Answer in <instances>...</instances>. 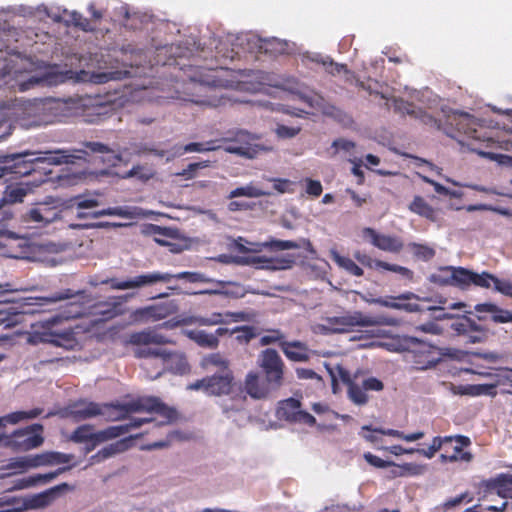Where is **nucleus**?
Listing matches in <instances>:
<instances>
[{
    "label": "nucleus",
    "instance_id": "f257e3e1",
    "mask_svg": "<svg viewBox=\"0 0 512 512\" xmlns=\"http://www.w3.org/2000/svg\"><path fill=\"white\" fill-rule=\"evenodd\" d=\"M131 295L112 296L106 300L92 303L91 296L85 290L74 291L63 289L46 297H41L42 304L56 303L68 300L61 306V311L43 321L39 329L34 330L29 337L33 344L49 343L58 347L72 349L76 344L75 334L71 327L59 328L62 321L77 319L88 314L98 317L99 321H107L125 313V303Z\"/></svg>",
    "mask_w": 512,
    "mask_h": 512
},
{
    "label": "nucleus",
    "instance_id": "f03ea898",
    "mask_svg": "<svg viewBox=\"0 0 512 512\" xmlns=\"http://www.w3.org/2000/svg\"><path fill=\"white\" fill-rule=\"evenodd\" d=\"M82 149L73 152L67 150L46 151L43 157H36L34 152L0 155V178L6 175L14 177H29L25 182L31 190L33 187L52 180L51 170H47L42 164L59 165L62 163H74L75 159H85L89 155H99L102 162L115 165L120 156L108 145L97 141H86Z\"/></svg>",
    "mask_w": 512,
    "mask_h": 512
},
{
    "label": "nucleus",
    "instance_id": "7ed1b4c3",
    "mask_svg": "<svg viewBox=\"0 0 512 512\" xmlns=\"http://www.w3.org/2000/svg\"><path fill=\"white\" fill-rule=\"evenodd\" d=\"M392 106L395 113L402 116L408 115L430 128L442 130L446 135L452 138L456 137V133L466 135L470 138H477V119L467 112L452 111L446 116L445 123L443 124L440 120L417 107L414 103L408 102L402 98H393Z\"/></svg>",
    "mask_w": 512,
    "mask_h": 512
},
{
    "label": "nucleus",
    "instance_id": "20e7f679",
    "mask_svg": "<svg viewBox=\"0 0 512 512\" xmlns=\"http://www.w3.org/2000/svg\"><path fill=\"white\" fill-rule=\"evenodd\" d=\"M43 412L41 408H34L29 411H16L0 417V445L10 448L16 452H26L42 445L43 426L34 423L22 429H17L11 434L5 433L7 424H17L25 419H34Z\"/></svg>",
    "mask_w": 512,
    "mask_h": 512
},
{
    "label": "nucleus",
    "instance_id": "39448f33",
    "mask_svg": "<svg viewBox=\"0 0 512 512\" xmlns=\"http://www.w3.org/2000/svg\"><path fill=\"white\" fill-rule=\"evenodd\" d=\"M106 421H120L126 419L132 413L147 412L159 415L162 420L155 426L170 425L179 418L177 410L166 405L160 398L144 396L125 403H100Z\"/></svg>",
    "mask_w": 512,
    "mask_h": 512
},
{
    "label": "nucleus",
    "instance_id": "423d86ee",
    "mask_svg": "<svg viewBox=\"0 0 512 512\" xmlns=\"http://www.w3.org/2000/svg\"><path fill=\"white\" fill-rule=\"evenodd\" d=\"M129 341L137 346L134 355L144 360L141 366L146 371H149L150 367L157 371L158 367L162 366L165 357H168V350L162 345L171 343V341L160 333L152 330L136 332L130 335Z\"/></svg>",
    "mask_w": 512,
    "mask_h": 512
},
{
    "label": "nucleus",
    "instance_id": "0eeeda50",
    "mask_svg": "<svg viewBox=\"0 0 512 512\" xmlns=\"http://www.w3.org/2000/svg\"><path fill=\"white\" fill-rule=\"evenodd\" d=\"M17 122L26 129L65 122L63 100L29 101L23 105Z\"/></svg>",
    "mask_w": 512,
    "mask_h": 512
},
{
    "label": "nucleus",
    "instance_id": "6e6552de",
    "mask_svg": "<svg viewBox=\"0 0 512 512\" xmlns=\"http://www.w3.org/2000/svg\"><path fill=\"white\" fill-rule=\"evenodd\" d=\"M224 68L207 69L200 73L198 79H193V89L197 94L186 99L191 103L205 107H219L229 100L220 89L227 86V81L221 78Z\"/></svg>",
    "mask_w": 512,
    "mask_h": 512
},
{
    "label": "nucleus",
    "instance_id": "1a4fd4ad",
    "mask_svg": "<svg viewBox=\"0 0 512 512\" xmlns=\"http://www.w3.org/2000/svg\"><path fill=\"white\" fill-rule=\"evenodd\" d=\"M400 319L387 314L369 315L361 311L348 312L341 316L327 317L319 326L324 334L345 333L354 327L397 326Z\"/></svg>",
    "mask_w": 512,
    "mask_h": 512
},
{
    "label": "nucleus",
    "instance_id": "9d476101",
    "mask_svg": "<svg viewBox=\"0 0 512 512\" xmlns=\"http://www.w3.org/2000/svg\"><path fill=\"white\" fill-rule=\"evenodd\" d=\"M395 346V351L406 353V360L413 363L417 370L430 369L440 361L438 348L416 337L402 336Z\"/></svg>",
    "mask_w": 512,
    "mask_h": 512
},
{
    "label": "nucleus",
    "instance_id": "9b49d317",
    "mask_svg": "<svg viewBox=\"0 0 512 512\" xmlns=\"http://www.w3.org/2000/svg\"><path fill=\"white\" fill-rule=\"evenodd\" d=\"M154 419L151 417L144 418H132L128 423L109 426L103 430H99L94 432L93 425L83 424L78 426L69 436V440L82 444L84 442H88L89 440H96L98 442H107L113 439H116L122 435L129 433L133 429H137L141 427L143 424L153 422Z\"/></svg>",
    "mask_w": 512,
    "mask_h": 512
},
{
    "label": "nucleus",
    "instance_id": "f8f14e48",
    "mask_svg": "<svg viewBox=\"0 0 512 512\" xmlns=\"http://www.w3.org/2000/svg\"><path fill=\"white\" fill-rule=\"evenodd\" d=\"M190 390H201L208 396H230L236 400L237 391H240V383L236 380L232 369L215 371L202 379L196 380L187 387Z\"/></svg>",
    "mask_w": 512,
    "mask_h": 512
},
{
    "label": "nucleus",
    "instance_id": "ddd939ff",
    "mask_svg": "<svg viewBox=\"0 0 512 512\" xmlns=\"http://www.w3.org/2000/svg\"><path fill=\"white\" fill-rule=\"evenodd\" d=\"M105 108L98 98L87 95L63 100L65 122L71 118L81 117L86 123H98L104 115Z\"/></svg>",
    "mask_w": 512,
    "mask_h": 512
},
{
    "label": "nucleus",
    "instance_id": "4468645a",
    "mask_svg": "<svg viewBox=\"0 0 512 512\" xmlns=\"http://www.w3.org/2000/svg\"><path fill=\"white\" fill-rule=\"evenodd\" d=\"M416 299L419 300V296L414 294L413 292H405L398 296H383L378 298H371V299H365L367 303L369 304H375L382 307L395 309V310H402L408 313L413 312H423V311H432V312H439V314L435 315L434 318L437 320H443V319H450L453 318L451 314L445 313L443 307L438 306H429L427 308H423L418 303H412V302H405L408 300Z\"/></svg>",
    "mask_w": 512,
    "mask_h": 512
},
{
    "label": "nucleus",
    "instance_id": "2eb2a0df",
    "mask_svg": "<svg viewBox=\"0 0 512 512\" xmlns=\"http://www.w3.org/2000/svg\"><path fill=\"white\" fill-rule=\"evenodd\" d=\"M282 88L285 91L296 95L299 100L307 104L309 107L321 110L325 115L337 117L342 114V111L339 108L332 104L326 103L321 95L317 93L308 94L306 92V86L295 78L285 79L282 84Z\"/></svg>",
    "mask_w": 512,
    "mask_h": 512
},
{
    "label": "nucleus",
    "instance_id": "dca6fc26",
    "mask_svg": "<svg viewBox=\"0 0 512 512\" xmlns=\"http://www.w3.org/2000/svg\"><path fill=\"white\" fill-rule=\"evenodd\" d=\"M258 366L272 388L278 390L284 384L285 363L275 349L263 350L258 357Z\"/></svg>",
    "mask_w": 512,
    "mask_h": 512
},
{
    "label": "nucleus",
    "instance_id": "f3484780",
    "mask_svg": "<svg viewBox=\"0 0 512 512\" xmlns=\"http://www.w3.org/2000/svg\"><path fill=\"white\" fill-rule=\"evenodd\" d=\"M234 263L242 266H252L256 269L263 270H287L295 264V258L292 255L279 257H266L261 255L237 256L233 260Z\"/></svg>",
    "mask_w": 512,
    "mask_h": 512
},
{
    "label": "nucleus",
    "instance_id": "a211bd4d",
    "mask_svg": "<svg viewBox=\"0 0 512 512\" xmlns=\"http://www.w3.org/2000/svg\"><path fill=\"white\" fill-rule=\"evenodd\" d=\"M173 279L171 273L153 271L146 274L135 276L128 280H118L116 278H110L104 280L102 283L109 284L114 290H127L134 288H142L144 286L154 285L156 283H169Z\"/></svg>",
    "mask_w": 512,
    "mask_h": 512
},
{
    "label": "nucleus",
    "instance_id": "6ab92c4d",
    "mask_svg": "<svg viewBox=\"0 0 512 512\" xmlns=\"http://www.w3.org/2000/svg\"><path fill=\"white\" fill-rule=\"evenodd\" d=\"M258 139L259 137L248 131L238 130L233 138L223 139L227 143L224 149L232 154L254 158L260 150L259 145L255 144V141Z\"/></svg>",
    "mask_w": 512,
    "mask_h": 512
},
{
    "label": "nucleus",
    "instance_id": "aec40b11",
    "mask_svg": "<svg viewBox=\"0 0 512 512\" xmlns=\"http://www.w3.org/2000/svg\"><path fill=\"white\" fill-rule=\"evenodd\" d=\"M272 391H275L265 379H261L257 372L250 371L244 379V383H240V391H237L236 400L245 401L247 396L252 399H264Z\"/></svg>",
    "mask_w": 512,
    "mask_h": 512
},
{
    "label": "nucleus",
    "instance_id": "412c9836",
    "mask_svg": "<svg viewBox=\"0 0 512 512\" xmlns=\"http://www.w3.org/2000/svg\"><path fill=\"white\" fill-rule=\"evenodd\" d=\"M301 402L295 398H288L280 402L278 416L287 422L312 427L316 424L313 415L301 409Z\"/></svg>",
    "mask_w": 512,
    "mask_h": 512
},
{
    "label": "nucleus",
    "instance_id": "4be33fe9",
    "mask_svg": "<svg viewBox=\"0 0 512 512\" xmlns=\"http://www.w3.org/2000/svg\"><path fill=\"white\" fill-rule=\"evenodd\" d=\"M70 489L67 483H61L43 492L28 496L24 498V503L20 510L41 509L52 504L60 493Z\"/></svg>",
    "mask_w": 512,
    "mask_h": 512
},
{
    "label": "nucleus",
    "instance_id": "5701e85b",
    "mask_svg": "<svg viewBox=\"0 0 512 512\" xmlns=\"http://www.w3.org/2000/svg\"><path fill=\"white\" fill-rule=\"evenodd\" d=\"M363 238L374 247L390 253H399L404 244L398 236L378 233L375 229L366 227L362 230Z\"/></svg>",
    "mask_w": 512,
    "mask_h": 512
},
{
    "label": "nucleus",
    "instance_id": "b1692460",
    "mask_svg": "<svg viewBox=\"0 0 512 512\" xmlns=\"http://www.w3.org/2000/svg\"><path fill=\"white\" fill-rule=\"evenodd\" d=\"M452 440L445 450V453H441L440 459L443 463L453 462H469L472 459V454L468 451H464L465 447L471 445L469 437L464 435L451 436Z\"/></svg>",
    "mask_w": 512,
    "mask_h": 512
},
{
    "label": "nucleus",
    "instance_id": "393cba45",
    "mask_svg": "<svg viewBox=\"0 0 512 512\" xmlns=\"http://www.w3.org/2000/svg\"><path fill=\"white\" fill-rule=\"evenodd\" d=\"M65 413L74 421L79 422L100 416L103 411L101 410L100 403L87 400H78L69 404L65 409Z\"/></svg>",
    "mask_w": 512,
    "mask_h": 512
},
{
    "label": "nucleus",
    "instance_id": "a878e982",
    "mask_svg": "<svg viewBox=\"0 0 512 512\" xmlns=\"http://www.w3.org/2000/svg\"><path fill=\"white\" fill-rule=\"evenodd\" d=\"M175 312V306L172 302H163L146 307L138 308L133 315L136 320L140 321H157L162 320Z\"/></svg>",
    "mask_w": 512,
    "mask_h": 512
},
{
    "label": "nucleus",
    "instance_id": "bb28decb",
    "mask_svg": "<svg viewBox=\"0 0 512 512\" xmlns=\"http://www.w3.org/2000/svg\"><path fill=\"white\" fill-rule=\"evenodd\" d=\"M58 217L59 211L56 207L41 203L29 209L24 216V220L27 223L34 224V227H42L55 221Z\"/></svg>",
    "mask_w": 512,
    "mask_h": 512
},
{
    "label": "nucleus",
    "instance_id": "cd10ccee",
    "mask_svg": "<svg viewBox=\"0 0 512 512\" xmlns=\"http://www.w3.org/2000/svg\"><path fill=\"white\" fill-rule=\"evenodd\" d=\"M138 437H140V434L120 439L114 443H111L103 447L97 453L90 457V462L92 464L101 463L111 457H114L117 454L127 451L132 447L133 440Z\"/></svg>",
    "mask_w": 512,
    "mask_h": 512
},
{
    "label": "nucleus",
    "instance_id": "c85d7f7f",
    "mask_svg": "<svg viewBox=\"0 0 512 512\" xmlns=\"http://www.w3.org/2000/svg\"><path fill=\"white\" fill-rule=\"evenodd\" d=\"M166 370L175 374H184L189 370V364L183 354L168 350V357H165L162 366H159L158 370L154 374H149L148 377L156 379Z\"/></svg>",
    "mask_w": 512,
    "mask_h": 512
},
{
    "label": "nucleus",
    "instance_id": "c756f323",
    "mask_svg": "<svg viewBox=\"0 0 512 512\" xmlns=\"http://www.w3.org/2000/svg\"><path fill=\"white\" fill-rule=\"evenodd\" d=\"M216 289H203L200 291L193 292V295H222L230 298H242L245 296V290L243 286L234 281H214Z\"/></svg>",
    "mask_w": 512,
    "mask_h": 512
},
{
    "label": "nucleus",
    "instance_id": "7c9ffc66",
    "mask_svg": "<svg viewBox=\"0 0 512 512\" xmlns=\"http://www.w3.org/2000/svg\"><path fill=\"white\" fill-rule=\"evenodd\" d=\"M484 492L495 493L503 499L512 495V474L501 473L494 478L483 481Z\"/></svg>",
    "mask_w": 512,
    "mask_h": 512
},
{
    "label": "nucleus",
    "instance_id": "2f4dec72",
    "mask_svg": "<svg viewBox=\"0 0 512 512\" xmlns=\"http://www.w3.org/2000/svg\"><path fill=\"white\" fill-rule=\"evenodd\" d=\"M281 351L290 361L307 362L310 359V349L306 343L299 340L281 343Z\"/></svg>",
    "mask_w": 512,
    "mask_h": 512
},
{
    "label": "nucleus",
    "instance_id": "473e14b6",
    "mask_svg": "<svg viewBox=\"0 0 512 512\" xmlns=\"http://www.w3.org/2000/svg\"><path fill=\"white\" fill-rule=\"evenodd\" d=\"M40 466H51L50 451L43 452L36 455L21 457L11 462L8 468L16 469H27L36 468Z\"/></svg>",
    "mask_w": 512,
    "mask_h": 512
},
{
    "label": "nucleus",
    "instance_id": "72a5a7b5",
    "mask_svg": "<svg viewBox=\"0 0 512 512\" xmlns=\"http://www.w3.org/2000/svg\"><path fill=\"white\" fill-rule=\"evenodd\" d=\"M225 317H234L235 320H247L246 314L244 312L222 314L220 312H213L209 316H195L194 323L200 326H213L217 324H222L226 322Z\"/></svg>",
    "mask_w": 512,
    "mask_h": 512
},
{
    "label": "nucleus",
    "instance_id": "f704fd0d",
    "mask_svg": "<svg viewBox=\"0 0 512 512\" xmlns=\"http://www.w3.org/2000/svg\"><path fill=\"white\" fill-rule=\"evenodd\" d=\"M69 469H71V466L60 467L54 472H49L46 474H37L34 476H29L27 478L20 479L15 485V488L25 489L31 486H35L38 483H47L52 479L56 478L61 473L68 471Z\"/></svg>",
    "mask_w": 512,
    "mask_h": 512
},
{
    "label": "nucleus",
    "instance_id": "c9c22d12",
    "mask_svg": "<svg viewBox=\"0 0 512 512\" xmlns=\"http://www.w3.org/2000/svg\"><path fill=\"white\" fill-rule=\"evenodd\" d=\"M29 191L30 189L26 186L25 182L8 185L3 193L0 203L14 204L22 202L23 198Z\"/></svg>",
    "mask_w": 512,
    "mask_h": 512
},
{
    "label": "nucleus",
    "instance_id": "e433bc0d",
    "mask_svg": "<svg viewBox=\"0 0 512 512\" xmlns=\"http://www.w3.org/2000/svg\"><path fill=\"white\" fill-rule=\"evenodd\" d=\"M341 378L343 383L347 385V392L350 400L357 405L366 404L368 401V396L363 385H358L349 377L347 373L342 374Z\"/></svg>",
    "mask_w": 512,
    "mask_h": 512
},
{
    "label": "nucleus",
    "instance_id": "4c0bfd02",
    "mask_svg": "<svg viewBox=\"0 0 512 512\" xmlns=\"http://www.w3.org/2000/svg\"><path fill=\"white\" fill-rule=\"evenodd\" d=\"M192 438L190 433L183 432L181 430L170 431L166 438L161 441H156L143 446L145 450H155L169 447L174 442L187 441Z\"/></svg>",
    "mask_w": 512,
    "mask_h": 512
},
{
    "label": "nucleus",
    "instance_id": "58836bf2",
    "mask_svg": "<svg viewBox=\"0 0 512 512\" xmlns=\"http://www.w3.org/2000/svg\"><path fill=\"white\" fill-rule=\"evenodd\" d=\"M450 279H452V286L458 287L460 289H467L472 285L473 271L464 267L452 266Z\"/></svg>",
    "mask_w": 512,
    "mask_h": 512
},
{
    "label": "nucleus",
    "instance_id": "ea45409f",
    "mask_svg": "<svg viewBox=\"0 0 512 512\" xmlns=\"http://www.w3.org/2000/svg\"><path fill=\"white\" fill-rule=\"evenodd\" d=\"M409 210L431 221H434L436 218L435 209L421 196L414 197L413 201L409 205Z\"/></svg>",
    "mask_w": 512,
    "mask_h": 512
},
{
    "label": "nucleus",
    "instance_id": "a19ab883",
    "mask_svg": "<svg viewBox=\"0 0 512 512\" xmlns=\"http://www.w3.org/2000/svg\"><path fill=\"white\" fill-rule=\"evenodd\" d=\"M189 338L201 347L215 349L219 345V339L212 333L205 331H190Z\"/></svg>",
    "mask_w": 512,
    "mask_h": 512
},
{
    "label": "nucleus",
    "instance_id": "79ce46f5",
    "mask_svg": "<svg viewBox=\"0 0 512 512\" xmlns=\"http://www.w3.org/2000/svg\"><path fill=\"white\" fill-rule=\"evenodd\" d=\"M303 61H309V62H313L316 64H321L322 66H324L325 71L330 75H331V71H333L334 69L337 70V67H339L340 69L343 68L342 63H336V62H334V60L331 57H329V56L323 57L321 54H318V53L304 55Z\"/></svg>",
    "mask_w": 512,
    "mask_h": 512
},
{
    "label": "nucleus",
    "instance_id": "37998d69",
    "mask_svg": "<svg viewBox=\"0 0 512 512\" xmlns=\"http://www.w3.org/2000/svg\"><path fill=\"white\" fill-rule=\"evenodd\" d=\"M202 366L206 369L210 367L216 368V371H224L230 368V362L220 353H212L204 357Z\"/></svg>",
    "mask_w": 512,
    "mask_h": 512
},
{
    "label": "nucleus",
    "instance_id": "c03bdc74",
    "mask_svg": "<svg viewBox=\"0 0 512 512\" xmlns=\"http://www.w3.org/2000/svg\"><path fill=\"white\" fill-rule=\"evenodd\" d=\"M269 194L270 193L265 192L262 189L253 186L252 184H249L244 187H237V188L233 189L229 193L228 198L234 199V198L242 197V196L250 197V198H257V197H262V196H266Z\"/></svg>",
    "mask_w": 512,
    "mask_h": 512
},
{
    "label": "nucleus",
    "instance_id": "a18cd8bd",
    "mask_svg": "<svg viewBox=\"0 0 512 512\" xmlns=\"http://www.w3.org/2000/svg\"><path fill=\"white\" fill-rule=\"evenodd\" d=\"M475 320L472 318L463 315L454 318V321L450 325V329L458 336L466 337L467 333L471 331V327H473Z\"/></svg>",
    "mask_w": 512,
    "mask_h": 512
},
{
    "label": "nucleus",
    "instance_id": "49530a36",
    "mask_svg": "<svg viewBox=\"0 0 512 512\" xmlns=\"http://www.w3.org/2000/svg\"><path fill=\"white\" fill-rule=\"evenodd\" d=\"M334 260L340 268L344 269L350 275H353L356 277L363 276V274H364L363 269L360 266H358L355 263V261L352 260L351 258L337 254L334 257Z\"/></svg>",
    "mask_w": 512,
    "mask_h": 512
},
{
    "label": "nucleus",
    "instance_id": "de8ad7c7",
    "mask_svg": "<svg viewBox=\"0 0 512 512\" xmlns=\"http://www.w3.org/2000/svg\"><path fill=\"white\" fill-rule=\"evenodd\" d=\"M496 386L495 385H488V384H476V385H466L461 386L459 394H466V395H472V396H478V395H492L494 394Z\"/></svg>",
    "mask_w": 512,
    "mask_h": 512
},
{
    "label": "nucleus",
    "instance_id": "09e8293b",
    "mask_svg": "<svg viewBox=\"0 0 512 512\" xmlns=\"http://www.w3.org/2000/svg\"><path fill=\"white\" fill-rule=\"evenodd\" d=\"M236 333V339L240 343H249L253 338L259 335V331L254 326L244 325L237 326L232 331L231 334Z\"/></svg>",
    "mask_w": 512,
    "mask_h": 512
},
{
    "label": "nucleus",
    "instance_id": "8fccbe9b",
    "mask_svg": "<svg viewBox=\"0 0 512 512\" xmlns=\"http://www.w3.org/2000/svg\"><path fill=\"white\" fill-rule=\"evenodd\" d=\"M451 273L452 266L440 267L437 272L430 275L429 280L439 286H452Z\"/></svg>",
    "mask_w": 512,
    "mask_h": 512
},
{
    "label": "nucleus",
    "instance_id": "3c124183",
    "mask_svg": "<svg viewBox=\"0 0 512 512\" xmlns=\"http://www.w3.org/2000/svg\"><path fill=\"white\" fill-rule=\"evenodd\" d=\"M173 279H186L191 283H210L214 284L215 279L207 277L200 272L183 271L177 274H172Z\"/></svg>",
    "mask_w": 512,
    "mask_h": 512
},
{
    "label": "nucleus",
    "instance_id": "603ef678",
    "mask_svg": "<svg viewBox=\"0 0 512 512\" xmlns=\"http://www.w3.org/2000/svg\"><path fill=\"white\" fill-rule=\"evenodd\" d=\"M286 342L285 335L280 329H268L267 334L259 340L261 346H267L277 343L281 348V343Z\"/></svg>",
    "mask_w": 512,
    "mask_h": 512
},
{
    "label": "nucleus",
    "instance_id": "864d4df0",
    "mask_svg": "<svg viewBox=\"0 0 512 512\" xmlns=\"http://www.w3.org/2000/svg\"><path fill=\"white\" fill-rule=\"evenodd\" d=\"M487 338L488 330L475 322L473 327H471V331L466 335V342L471 344L482 343Z\"/></svg>",
    "mask_w": 512,
    "mask_h": 512
},
{
    "label": "nucleus",
    "instance_id": "5fc2aeb1",
    "mask_svg": "<svg viewBox=\"0 0 512 512\" xmlns=\"http://www.w3.org/2000/svg\"><path fill=\"white\" fill-rule=\"evenodd\" d=\"M409 248L416 258L423 261H429L435 256V250L424 244L410 243Z\"/></svg>",
    "mask_w": 512,
    "mask_h": 512
},
{
    "label": "nucleus",
    "instance_id": "6e6d98bb",
    "mask_svg": "<svg viewBox=\"0 0 512 512\" xmlns=\"http://www.w3.org/2000/svg\"><path fill=\"white\" fill-rule=\"evenodd\" d=\"M259 50L264 53H281L284 44L276 38L260 40Z\"/></svg>",
    "mask_w": 512,
    "mask_h": 512
},
{
    "label": "nucleus",
    "instance_id": "4d7b16f0",
    "mask_svg": "<svg viewBox=\"0 0 512 512\" xmlns=\"http://www.w3.org/2000/svg\"><path fill=\"white\" fill-rule=\"evenodd\" d=\"M354 257L361 265H363L367 268H370V269H376V270L383 269V265H381V264H385L384 261L375 260L368 254L360 252V251L355 252Z\"/></svg>",
    "mask_w": 512,
    "mask_h": 512
},
{
    "label": "nucleus",
    "instance_id": "13d9d810",
    "mask_svg": "<svg viewBox=\"0 0 512 512\" xmlns=\"http://www.w3.org/2000/svg\"><path fill=\"white\" fill-rule=\"evenodd\" d=\"M215 143V140L207 141L205 143L192 142L184 146V152L214 151L220 147Z\"/></svg>",
    "mask_w": 512,
    "mask_h": 512
},
{
    "label": "nucleus",
    "instance_id": "bf43d9fd",
    "mask_svg": "<svg viewBox=\"0 0 512 512\" xmlns=\"http://www.w3.org/2000/svg\"><path fill=\"white\" fill-rule=\"evenodd\" d=\"M494 276L495 275H493L489 272H486V271H484L480 274L473 272L472 285L489 289L492 287Z\"/></svg>",
    "mask_w": 512,
    "mask_h": 512
},
{
    "label": "nucleus",
    "instance_id": "052dcab7",
    "mask_svg": "<svg viewBox=\"0 0 512 512\" xmlns=\"http://www.w3.org/2000/svg\"><path fill=\"white\" fill-rule=\"evenodd\" d=\"M264 246L271 250H289L298 249L300 245L291 240H270L264 243Z\"/></svg>",
    "mask_w": 512,
    "mask_h": 512
},
{
    "label": "nucleus",
    "instance_id": "680f3d73",
    "mask_svg": "<svg viewBox=\"0 0 512 512\" xmlns=\"http://www.w3.org/2000/svg\"><path fill=\"white\" fill-rule=\"evenodd\" d=\"M24 503V498L21 497H2L0 498V506H8L5 511L1 512H23L20 507Z\"/></svg>",
    "mask_w": 512,
    "mask_h": 512
},
{
    "label": "nucleus",
    "instance_id": "e2e57ef3",
    "mask_svg": "<svg viewBox=\"0 0 512 512\" xmlns=\"http://www.w3.org/2000/svg\"><path fill=\"white\" fill-rule=\"evenodd\" d=\"M152 231L153 234L155 235V241L163 246L169 245V242L166 241L164 238H171L173 237L174 234L173 230L158 225H153Z\"/></svg>",
    "mask_w": 512,
    "mask_h": 512
},
{
    "label": "nucleus",
    "instance_id": "0e129e2a",
    "mask_svg": "<svg viewBox=\"0 0 512 512\" xmlns=\"http://www.w3.org/2000/svg\"><path fill=\"white\" fill-rule=\"evenodd\" d=\"M492 287L504 296L512 297V282L510 280L494 276Z\"/></svg>",
    "mask_w": 512,
    "mask_h": 512
},
{
    "label": "nucleus",
    "instance_id": "69168bd1",
    "mask_svg": "<svg viewBox=\"0 0 512 512\" xmlns=\"http://www.w3.org/2000/svg\"><path fill=\"white\" fill-rule=\"evenodd\" d=\"M363 457L368 464H370L371 466L376 467V468L382 469V468H387V467H391L392 465H394L393 461L383 460L380 457H378L370 452L364 453Z\"/></svg>",
    "mask_w": 512,
    "mask_h": 512
},
{
    "label": "nucleus",
    "instance_id": "338daca9",
    "mask_svg": "<svg viewBox=\"0 0 512 512\" xmlns=\"http://www.w3.org/2000/svg\"><path fill=\"white\" fill-rule=\"evenodd\" d=\"M71 22L74 26L81 28L83 31H92L93 27L90 21L79 12H72Z\"/></svg>",
    "mask_w": 512,
    "mask_h": 512
},
{
    "label": "nucleus",
    "instance_id": "774afa93",
    "mask_svg": "<svg viewBox=\"0 0 512 512\" xmlns=\"http://www.w3.org/2000/svg\"><path fill=\"white\" fill-rule=\"evenodd\" d=\"M491 320L495 323H509L512 322V312L498 307L496 312L491 315Z\"/></svg>",
    "mask_w": 512,
    "mask_h": 512
}]
</instances>
